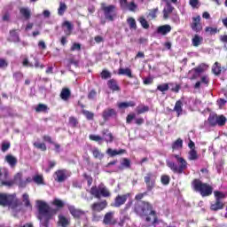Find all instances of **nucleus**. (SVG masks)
Here are the masks:
<instances>
[{"label": "nucleus", "mask_w": 227, "mask_h": 227, "mask_svg": "<svg viewBox=\"0 0 227 227\" xmlns=\"http://www.w3.org/2000/svg\"><path fill=\"white\" fill-rule=\"evenodd\" d=\"M201 17L197 16L192 18V29L193 31H200L201 29Z\"/></svg>", "instance_id": "14"}, {"label": "nucleus", "mask_w": 227, "mask_h": 227, "mask_svg": "<svg viewBox=\"0 0 227 227\" xmlns=\"http://www.w3.org/2000/svg\"><path fill=\"white\" fill-rule=\"evenodd\" d=\"M212 72L215 74V75H220L221 74V64L219 62H215L212 67Z\"/></svg>", "instance_id": "34"}, {"label": "nucleus", "mask_w": 227, "mask_h": 227, "mask_svg": "<svg viewBox=\"0 0 227 227\" xmlns=\"http://www.w3.org/2000/svg\"><path fill=\"white\" fill-rule=\"evenodd\" d=\"M198 77H200V74L196 71H194V69H192L191 71H189L188 79L194 80V79H198Z\"/></svg>", "instance_id": "43"}, {"label": "nucleus", "mask_w": 227, "mask_h": 227, "mask_svg": "<svg viewBox=\"0 0 227 227\" xmlns=\"http://www.w3.org/2000/svg\"><path fill=\"white\" fill-rule=\"evenodd\" d=\"M136 8H137V5L134 2H131L129 4V2L126 4V7H121L122 10H129V12H136Z\"/></svg>", "instance_id": "35"}, {"label": "nucleus", "mask_w": 227, "mask_h": 227, "mask_svg": "<svg viewBox=\"0 0 227 227\" xmlns=\"http://www.w3.org/2000/svg\"><path fill=\"white\" fill-rule=\"evenodd\" d=\"M82 114H84V116H86L87 120H91L93 118V116H95L93 114V113H91L88 110H82Z\"/></svg>", "instance_id": "53"}, {"label": "nucleus", "mask_w": 227, "mask_h": 227, "mask_svg": "<svg viewBox=\"0 0 227 227\" xmlns=\"http://www.w3.org/2000/svg\"><path fill=\"white\" fill-rule=\"evenodd\" d=\"M68 210L71 215L75 219H81V217H84L86 215L84 211L75 208V206H68Z\"/></svg>", "instance_id": "9"}, {"label": "nucleus", "mask_w": 227, "mask_h": 227, "mask_svg": "<svg viewBox=\"0 0 227 227\" xmlns=\"http://www.w3.org/2000/svg\"><path fill=\"white\" fill-rule=\"evenodd\" d=\"M136 106V103L133 101H129V102H122L118 104L119 109H127V107H134Z\"/></svg>", "instance_id": "30"}, {"label": "nucleus", "mask_w": 227, "mask_h": 227, "mask_svg": "<svg viewBox=\"0 0 227 227\" xmlns=\"http://www.w3.org/2000/svg\"><path fill=\"white\" fill-rule=\"evenodd\" d=\"M65 12H67V4L60 2L59 3V7L58 9V14L59 15H64Z\"/></svg>", "instance_id": "37"}, {"label": "nucleus", "mask_w": 227, "mask_h": 227, "mask_svg": "<svg viewBox=\"0 0 227 227\" xmlns=\"http://www.w3.org/2000/svg\"><path fill=\"white\" fill-rule=\"evenodd\" d=\"M107 84L108 88H110V90L113 91H118V90H120L118 83L114 80H109Z\"/></svg>", "instance_id": "32"}, {"label": "nucleus", "mask_w": 227, "mask_h": 227, "mask_svg": "<svg viewBox=\"0 0 227 227\" xmlns=\"http://www.w3.org/2000/svg\"><path fill=\"white\" fill-rule=\"evenodd\" d=\"M184 145V141L182 139L178 138L176 142H174L172 148L173 150H180Z\"/></svg>", "instance_id": "39"}, {"label": "nucleus", "mask_w": 227, "mask_h": 227, "mask_svg": "<svg viewBox=\"0 0 227 227\" xmlns=\"http://www.w3.org/2000/svg\"><path fill=\"white\" fill-rule=\"evenodd\" d=\"M173 6H171V4L167 3L166 7L163 10V17L164 19H168L169 14L173 12Z\"/></svg>", "instance_id": "23"}, {"label": "nucleus", "mask_w": 227, "mask_h": 227, "mask_svg": "<svg viewBox=\"0 0 227 227\" xmlns=\"http://www.w3.org/2000/svg\"><path fill=\"white\" fill-rule=\"evenodd\" d=\"M130 193H126L124 195H118L114 200V207H120L121 205H125V202L129 198Z\"/></svg>", "instance_id": "10"}, {"label": "nucleus", "mask_w": 227, "mask_h": 227, "mask_svg": "<svg viewBox=\"0 0 227 227\" xmlns=\"http://www.w3.org/2000/svg\"><path fill=\"white\" fill-rule=\"evenodd\" d=\"M205 31L206 33H209L210 35H215V33H217V28L207 27H206Z\"/></svg>", "instance_id": "57"}, {"label": "nucleus", "mask_w": 227, "mask_h": 227, "mask_svg": "<svg viewBox=\"0 0 227 227\" xmlns=\"http://www.w3.org/2000/svg\"><path fill=\"white\" fill-rule=\"evenodd\" d=\"M136 212L141 217L146 216L145 221L147 223H152L153 226L157 223V215L152 207V204L148 202H141L140 205L136 207Z\"/></svg>", "instance_id": "2"}, {"label": "nucleus", "mask_w": 227, "mask_h": 227, "mask_svg": "<svg viewBox=\"0 0 227 227\" xmlns=\"http://www.w3.org/2000/svg\"><path fill=\"white\" fill-rule=\"evenodd\" d=\"M67 170H57L54 174V178L56 182H65L67 180Z\"/></svg>", "instance_id": "12"}, {"label": "nucleus", "mask_w": 227, "mask_h": 227, "mask_svg": "<svg viewBox=\"0 0 227 227\" xmlns=\"http://www.w3.org/2000/svg\"><path fill=\"white\" fill-rule=\"evenodd\" d=\"M189 160H196L198 159V153L196 150L192 149L189 152V156H188Z\"/></svg>", "instance_id": "42"}, {"label": "nucleus", "mask_w": 227, "mask_h": 227, "mask_svg": "<svg viewBox=\"0 0 227 227\" xmlns=\"http://www.w3.org/2000/svg\"><path fill=\"white\" fill-rule=\"evenodd\" d=\"M208 82H209L208 76L207 75H203V76H201L200 81L197 82L195 83L194 88L196 90H198V89L200 88L201 84H208Z\"/></svg>", "instance_id": "25"}, {"label": "nucleus", "mask_w": 227, "mask_h": 227, "mask_svg": "<svg viewBox=\"0 0 227 227\" xmlns=\"http://www.w3.org/2000/svg\"><path fill=\"white\" fill-rule=\"evenodd\" d=\"M37 208H38V219L41 223V227H49V220L52 217V210L42 200H37Z\"/></svg>", "instance_id": "3"}, {"label": "nucleus", "mask_w": 227, "mask_h": 227, "mask_svg": "<svg viewBox=\"0 0 227 227\" xmlns=\"http://www.w3.org/2000/svg\"><path fill=\"white\" fill-rule=\"evenodd\" d=\"M161 184H163V185H168V184H169V176H161Z\"/></svg>", "instance_id": "59"}, {"label": "nucleus", "mask_w": 227, "mask_h": 227, "mask_svg": "<svg viewBox=\"0 0 227 227\" xmlns=\"http://www.w3.org/2000/svg\"><path fill=\"white\" fill-rule=\"evenodd\" d=\"M33 180L38 185H42V184H43V176H35L33 177Z\"/></svg>", "instance_id": "50"}, {"label": "nucleus", "mask_w": 227, "mask_h": 227, "mask_svg": "<svg viewBox=\"0 0 227 227\" xmlns=\"http://www.w3.org/2000/svg\"><path fill=\"white\" fill-rule=\"evenodd\" d=\"M90 194L95 196V198H109L111 196V192L109 189L104 185V184H100L98 186H94L90 189Z\"/></svg>", "instance_id": "6"}, {"label": "nucleus", "mask_w": 227, "mask_h": 227, "mask_svg": "<svg viewBox=\"0 0 227 227\" xmlns=\"http://www.w3.org/2000/svg\"><path fill=\"white\" fill-rule=\"evenodd\" d=\"M71 51H81V44L74 43L71 47Z\"/></svg>", "instance_id": "64"}, {"label": "nucleus", "mask_w": 227, "mask_h": 227, "mask_svg": "<svg viewBox=\"0 0 227 227\" xmlns=\"http://www.w3.org/2000/svg\"><path fill=\"white\" fill-rule=\"evenodd\" d=\"M47 109V106L45 105H38L36 107V112L37 113H42L43 111H45Z\"/></svg>", "instance_id": "62"}, {"label": "nucleus", "mask_w": 227, "mask_h": 227, "mask_svg": "<svg viewBox=\"0 0 227 227\" xmlns=\"http://www.w3.org/2000/svg\"><path fill=\"white\" fill-rule=\"evenodd\" d=\"M224 207V203L223 201L216 200L215 204L211 205V210H221Z\"/></svg>", "instance_id": "33"}, {"label": "nucleus", "mask_w": 227, "mask_h": 227, "mask_svg": "<svg viewBox=\"0 0 227 227\" xmlns=\"http://www.w3.org/2000/svg\"><path fill=\"white\" fill-rule=\"evenodd\" d=\"M5 160L8 162L11 168H15V166H17V158L12 154L5 156Z\"/></svg>", "instance_id": "21"}, {"label": "nucleus", "mask_w": 227, "mask_h": 227, "mask_svg": "<svg viewBox=\"0 0 227 227\" xmlns=\"http://www.w3.org/2000/svg\"><path fill=\"white\" fill-rule=\"evenodd\" d=\"M63 27H66V29L64 31H65L67 36H70V35H72V29H74L72 23H70V21H65L63 23Z\"/></svg>", "instance_id": "26"}, {"label": "nucleus", "mask_w": 227, "mask_h": 227, "mask_svg": "<svg viewBox=\"0 0 227 227\" xmlns=\"http://www.w3.org/2000/svg\"><path fill=\"white\" fill-rule=\"evenodd\" d=\"M106 207H107V201L104 200L102 202L94 203L91 206V208L93 212H102V210H104V208H106Z\"/></svg>", "instance_id": "15"}, {"label": "nucleus", "mask_w": 227, "mask_h": 227, "mask_svg": "<svg viewBox=\"0 0 227 227\" xmlns=\"http://www.w3.org/2000/svg\"><path fill=\"white\" fill-rule=\"evenodd\" d=\"M106 153L110 157H116V155H121V153H125V150L121 149V150H113L111 148L107 149Z\"/></svg>", "instance_id": "24"}, {"label": "nucleus", "mask_w": 227, "mask_h": 227, "mask_svg": "<svg viewBox=\"0 0 227 227\" xmlns=\"http://www.w3.org/2000/svg\"><path fill=\"white\" fill-rule=\"evenodd\" d=\"M103 138L105 139V141H106V143H111L113 142V134H111L109 130L105 129L103 130Z\"/></svg>", "instance_id": "31"}, {"label": "nucleus", "mask_w": 227, "mask_h": 227, "mask_svg": "<svg viewBox=\"0 0 227 227\" xmlns=\"http://www.w3.org/2000/svg\"><path fill=\"white\" fill-rule=\"evenodd\" d=\"M53 205H55V207H58L59 208H63L65 203H63L62 200L59 199H55L53 200Z\"/></svg>", "instance_id": "52"}, {"label": "nucleus", "mask_w": 227, "mask_h": 227, "mask_svg": "<svg viewBox=\"0 0 227 227\" xmlns=\"http://www.w3.org/2000/svg\"><path fill=\"white\" fill-rule=\"evenodd\" d=\"M192 43L193 47H200V44L203 43V37L198 35H195L192 39Z\"/></svg>", "instance_id": "27"}, {"label": "nucleus", "mask_w": 227, "mask_h": 227, "mask_svg": "<svg viewBox=\"0 0 227 227\" xmlns=\"http://www.w3.org/2000/svg\"><path fill=\"white\" fill-rule=\"evenodd\" d=\"M123 168H130V160L124 158L121 163V167L119 169H123Z\"/></svg>", "instance_id": "40"}, {"label": "nucleus", "mask_w": 227, "mask_h": 227, "mask_svg": "<svg viewBox=\"0 0 227 227\" xmlns=\"http://www.w3.org/2000/svg\"><path fill=\"white\" fill-rule=\"evenodd\" d=\"M23 203L25 207L28 208H32L31 202L29 201V195L27 193L23 194Z\"/></svg>", "instance_id": "41"}, {"label": "nucleus", "mask_w": 227, "mask_h": 227, "mask_svg": "<svg viewBox=\"0 0 227 227\" xmlns=\"http://www.w3.org/2000/svg\"><path fill=\"white\" fill-rule=\"evenodd\" d=\"M12 42H19V34L17 30H12L10 32Z\"/></svg>", "instance_id": "45"}, {"label": "nucleus", "mask_w": 227, "mask_h": 227, "mask_svg": "<svg viewBox=\"0 0 227 227\" xmlns=\"http://www.w3.org/2000/svg\"><path fill=\"white\" fill-rule=\"evenodd\" d=\"M157 9L151 11L148 14L149 19H155V17H157Z\"/></svg>", "instance_id": "60"}, {"label": "nucleus", "mask_w": 227, "mask_h": 227, "mask_svg": "<svg viewBox=\"0 0 227 227\" xmlns=\"http://www.w3.org/2000/svg\"><path fill=\"white\" fill-rule=\"evenodd\" d=\"M91 153L94 159H98V160H102V159H104V153H102V152H100L97 147L91 149Z\"/></svg>", "instance_id": "19"}, {"label": "nucleus", "mask_w": 227, "mask_h": 227, "mask_svg": "<svg viewBox=\"0 0 227 227\" xmlns=\"http://www.w3.org/2000/svg\"><path fill=\"white\" fill-rule=\"evenodd\" d=\"M59 224L62 227H67L70 224V219L67 218L63 215H59Z\"/></svg>", "instance_id": "20"}, {"label": "nucleus", "mask_w": 227, "mask_h": 227, "mask_svg": "<svg viewBox=\"0 0 227 227\" xmlns=\"http://www.w3.org/2000/svg\"><path fill=\"white\" fill-rule=\"evenodd\" d=\"M208 121L212 127H215L217 125V114H211L208 117Z\"/></svg>", "instance_id": "36"}, {"label": "nucleus", "mask_w": 227, "mask_h": 227, "mask_svg": "<svg viewBox=\"0 0 227 227\" xmlns=\"http://www.w3.org/2000/svg\"><path fill=\"white\" fill-rule=\"evenodd\" d=\"M157 90H159V91H168L169 90V85H168V83H163L161 85H159L157 87Z\"/></svg>", "instance_id": "51"}, {"label": "nucleus", "mask_w": 227, "mask_h": 227, "mask_svg": "<svg viewBox=\"0 0 227 227\" xmlns=\"http://www.w3.org/2000/svg\"><path fill=\"white\" fill-rule=\"evenodd\" d=\"M20 13L27 20L31 19V10L27 7L20 8Z\"/></svg>", "instance_id": "22"}, {"label": "nucleus", "mask_w": 227, "mask_h": 227, "mask_svg": "<svg viewBox=\"0 0 227 227\" xmlns=\"http://www.w3.org/2000/svg\"><path fill=\"white\" fill-rule=\"evenodd\" d=\"M101 77L102 79H109V77H111V73H109L107 70H103L101 73Z\"/></svg>", "instance_id": "58"}, {"label": "nucleus", "mask_w": 227, "mask_h": 227, "mask_svg": "<svg viewBox=\"0 0 227 227\" xmlns=\"http://www.w3.org/2000/svg\"><path fill=\"white\" fill-rule=\"evenodd\" d=\"M226 123V117L224 115H217V125L223 127Z\"/></svg>", "instance_id": "44"}, {"label": "nucleus", "mask_w": 227, "mask_h": 227, "mask_svg": "<svg viewBox=\"0 0 227 227\" xmlns=\"http://www.w3.org/2000/svg\"><path fill=\"white\" fill-rule=\"evenodd\" d=\"M171 32V26L169 25H163L158 27L157 33L159 35H168V33Z\"/></svg>", "instance_id": "16"}, {"label": "nucleus", "mask_w": 227, "mask_h": 227, "mask_svg": "<svg viewBox=\"0 0 227 227\" xmlns=\"http://www.w3.org/2000/svg\"><path fill=\"white\" fill-rule=\"evenodd\" d=\"M14 182V185H19V187H26V182L22 179V173L19 172L14 176V178L12 179Z\"/></svg>", "instance_id": "13"}, {"label": "nucleus", "mask_w": 227, "mask_h": 227, "mask_svg": "<svg viewBox=\"0 0 227 227\" xmlns=\"http://www.w3.org/2000/svg\"><path fill=\"white\" fill-rule=\"evenodd\" d=\"M69 124L71 125V127H76L77 126V119H75L74 117H70Z\"/></svg>", "instance_id": "61"}, {"label": "nucleus", "mask_w": 227, "mask_h": 227, "mask_svg": "<svg viewBox=\"0 0 227 227\" xmlns=\"http://www.w3.org/2000/svg\"><path fill=\"white\" fill-rule=\"evenodd\" d=\"M184 103H182L180 100L176 102V105L174 106V111L176 113L177 116H182V113L184 112Z\"/></svg>", "instance_id": "17"}, {"label": "nucleus", "mask_w": 227, "mask_h": 227, "mask_svg": "<svg viewBox=\"0 0 227 227\" xmlns=\"http://www.w3.org/2000/svg\"><path fill=\"white\" fill-rule=\"evenodd\" d=\"M127 22H128L130 29H137V26L136 25V20H134L133 18H129L127 20Z\"/></svg>", "instance_id": "46"}, {"label": "nucleus", "mask_w": 227, "mask_h": 227, "mask_svg": "<svg viewBox=\"0 0 227 227\" xmlns=\"http://www.w3.org/2000/svg\"><path fill=\"white\" fill-rule=\"evenodd\" d=\"M215 201H223V200H224V198H226V195L223 192H215Z\"/></svg>", "instance_id": "38"}, {"label": "nucleus", "mask_w": 227, "mask_h": 227, "mask_svg": "<svg viewBox=\"0 0 227 227\" xmlns=\"http://www.w3.org/2000/svg\"><path fill=\"white\" fill-rule=\"evenodd\" d=\"M34 146H35V148H38V150H42V152H45V150H47V146L43 143L35 142L34 144Z\"/></svg>", "instance_id": "47"}, {"label": "nucleus", "mask_w": 227, "mask_h": 227, "mask_svg": "<svg viewBox=\"0 0 227 227\" xmlns=\"http://www.w3.org/2000/svg\"><path fill=\"white\" fill-rule=\"evenodd\" d=\"M173 157L176 159V162L173 161H167V166L173 171V173H177L178 175H182L185 169H187L189 164L187 163V160L185 159L182 158L178 154H174Z\"/></svg>", "instance_id": "4"}, {"label": "nucleus", "mask_w": 227, "mask_h": 227, "mask_svg": "<svg viewBox=\"0 0 227 227\" xmlns=\"http://www.w3.org/2000/svg\"><path fill=\"white\" fill-rule=\"evenodd\" d=\"M139 22L141 26L144 27V29H148L150 27V25L148 24V21L143 17L139 18Z\"/></svg>", "instance_id": "49"}, {"label": "nucleus", "mask_w": 227, "mask_h": 227, "mask_svg": "<svg viewBox=\"0 0 227 227\" xmlns=\"http://www.w3.org/2000/svg\"><path fill=\"white\" fill-rule=\"evenodd\" d=\"M70 90L64 88L62 89L61 92H60V98H62V100H67L68 98H70Z\"/></svg>", "instance_id": "29"}, {"label": "nucleus", "mask_w": 227, "mask_h": 227, "mask_svg": "<svg viewBox=\"0 0 227 227\" xmlns=\"http://www.w3.org/2000/svg\"><path fill=\"white\" fill-rule=\"evenodd\" d=\"M192 187L197 192H200L203 198L210 196L214 189L207 184L202 183L200 179H195L192 182Z\"/></svg>", "instance_id": "5"}, {"label": "nucleus", "mask_w": 227, "mask_h": 227, "mask_svg": "<svg viewBox=\"0 0 227 227\" xmlns=\"http://www.w3.org/2000/svg\"><path fill=\"white\" fill-rule=\"evenodd\" d=\"M104 224H106L108 226H113L116 223V220L114 219V212H108L105 215Z\"/></svg>", "instance_id": "11"}, {"label": "nucleus", "mask_w": 227, "mask_h": 227, "mask_svg": "<svg viewBox=\"0 0 227 227\" xmlns=\"http://www.w3.org/2000/svg\"><path fill=\"white\" fill-rule=\"evenodd\" d=\"M90 139L91 141H96L97 143H98L99 141H102L104 138H102V137L98 135H90Z\"/></svg>", "instance_id": "55"}, {"label": "nucleus", "mask_w": 227, "mask_h": 227, "mask_svg": "<svg viewBox=\"0 0 227 227\" xmlns=\"http://www.w3.org/2000/svg\"><path fill=\"white\" fill-rule=\"evenodd\" d=\"M89 100H95L97 98V91L94 90H90L88 94Z\"/></svg>", "instance_id": "56"}, {"label": "nucleus", "mask_w": 227, "mask_h": 227, "mask_svg": "<svg viewBox=\"0 0 227 227\" xmlns=\"http://www.w3.org/2000/svg\"><path fill=\"white\" fill-rule=\"evenodd\" d=\"M156 178L157 177L152 173H149L145 176V183L146 184L148 191H152V189H153V187H155Z\"/></svg>", "instance_id": "8"}, {"label": "nucleus", "mask_w": 227, "mask_h": 227, "mask_svg": "<svg viewBox=\"0 0 227 227\" xmlns=\"http://www.w3.org/2000/svg\"><path fill=\"white\" fill-rule=\"evenodd\" d=\"M115 114H116V111H114V109L108 108L103 112L102 116H103V119L106 121V120H109V118H111V116H114Z\"/></svg>", "instance_id": "18"}, {"label": "nucleus", "mask_w": 227, "mask_h": 227, "mask_svg": "<svg viewBox=\"0 0 227 227\" xmlns=\"http://www.w3.org/2000/svg\"><path fill=\"white\" fill-rule=\"evenodd\" d=\"M1 185H4L5 187H13L14 182L13 180H9V181H2Z\"/></svg>", "instance_id": "54"}, {"label": "nucleus", "mask_w": 227, "mask_h": 227, "mask_svg": "<svg viewBox=\"0 0 227 227\" xmlns=\"http://www.w3.org/2000/svg\"><path fill=\"white\" fill-rule=\"evenodd\" d=\"M0 205L2 207H9L13 215H16V214L22 210V202L17 199L15 194L0 193Z\"/></svg>", "instance_id": "1"}, {"label": "nucleus", "mask_w": 227, "mask_h": 227, "mask_svg": "<svg viewBox=\"0 0 227 227\" xmlns=\"http://www.w3.org/2000/svg\"><path fill=\"white\" fill-rule=\"evenodd\" d=\"M118 74L119 75H127V77L132 79V71H130V68H119Z\"/></svg>", "instance_id": "28"}, {"label": "nucleus", "mask_w": 227, "mask_h": 227, "mask_svg": "<svg viewBox=\"0 0 227 227\" xmlns=\"http://www.w3.org/2000/svg\"><path fill=\"white\" fill-rule=\"evenodd\" d=\"M101 10L104 12L105 18L106 20L113 22L116 17V6L107 5L106 4H101Z\"/></svg>", "instance_id": "7"}, {"label": "nucleus", "mask_w": 227, "mask_h": 227, "mask_svg": "<svg viewBox=\"0 0 227 227\" xmlns=\"http://www.w3.org/2000/svg\"><path fill=\"white\" fill-rule=\"evenodd\" d=\"M147 111H149V108L146 106H140L137 108V113L138 114H143V113H147Z\"/></svg>", "instance_id": "48"}, {"label": "nucleus", "mask_w": 227, "mask_h": 227, "mask_svg": "<svg viewBox=\"0 0 227 227\" xmlns=\"http://www.w3.org/2000/svg\"><path fill=\"white\" fill-rule=\"evenodd\" d=\"M10 148V143L9 142H4L2 144V152H6Z\"/></svg>", "instance_id": "63"}]
</instances>
